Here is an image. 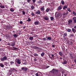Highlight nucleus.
I'll use <instances>...</instances> for the list:
<instances>
[{"label":"nucleus","mask_w":76,"mask_h":76,"mask_svg":"<svg viewBox=\"0 0 76 76\" xmlns=\"http://www.w3.org/2000/svg\"><path fill=\"white\" fill-rule=\"evenodd\" d=\"M71 56L72 57V59L75 58V57H76V56L74 54H72L71 55Z\"/></svg>","instance_id":"6ab92c4d"},{"label":"nucleus","mask_w":76,"mask_h":76,"mask_svg":"<svg viewBox=\"0 0 76 76\" xmlns=\"http://www.w3.org/2000/svg\"><path fill=\"white\" fill-rule=\"evenodd\" d=\"M67 10H68L69 12H72V10H70V8H68L67 9Z\"/></svg>","instance_id":"c9c22d12"},{"label":"nucleus","mask_w":76,"mask_h":76,"mask_svg":"<svg viewBox=\"0 0 76 76\" xmlns=\"http://www.w3.org/2000/svg\"><path fill=\"white\" fill-rule=\"evenodd\" d=\"M4 65H5L6 66H7V64H8L7 62H4Z\"/></svg>","instance_id":"37998d69"},{"label":"nucleus","mask_w":76,"mask_h":76,"mask_svg":"<svg viewBox=\"0 0 76 76\" xmlns=\"http://www.w3.org/2000/svg\"><path fill=\"white\" fill-rule=\"evenodd\" d=\"M29 39H30V40L31 41H32V40H33V39H34V37H29Z\"/></svg>","instance_id":"393cba45"},{"label":"nucleus","mask_w":76,"mask_h":76,"mask_svg":"<svg viewBox=\"0 0 76 76\" xmlns=\"http://www.w3.org/2000/svg\"><path fill=\"white\" fill-rule=\"evenodd\" d=\"M36 14L37 15H39L41 13V12H40V10H38L37 11H36V12H35Z\"/></svg>","instance_id":"1a4fd4ad"},{"label":"nucleus","mask_w":76,"mask_h":76,"mask_svg":"<svg viewBox=\"0 0 76 76\" xmlns=\"http://www.w3.org/2000/svg\"><path fill=\"white\" fill-rule=\"evenodd\" d=\"M74 61L75 63H76V59L74 60Z\"/></svg>","instance_id":"69168bd1"},{"label":"nucleus","mask_w":76,"mask_h":76,"mask_svg":"<svg viewBox=\"0 0 76 76\" xmlns=\"http://www.w3.org/2000/svg\"><path fill=\"white\" fill-rule=\"evenodd\" d=\"M27 3H29V2L31 1V0H27Z\"/></svg>","instance_id":"3c124183"},{"label":"nucleus","mask_w":76,"mask_h":76,"mask_svg":"<svg viewBox=\"0 0 76 76\" xmlns=\"http://www.w3.org/2000/svg\"><path fill=\"white\" fill-rule=\"evenodd\" d=\"M13 50H15V51L16 50H18V48H16V47L14 46L13 47Z\"/></svg>","instance_id":"c85d7f7f"},{"label":"nucleus","mask_w":76,"mask_h":76,"mask_svg":"<svg viewBox=\"0 0 76 76\" xmlns=\"http://www.w3.org/2000/svg\"><path fill=\"white\" fill-rule=\"evenodd\" d=\"M67 31L68 32H70L71 31V29H69Z\"/></svg>","instance_id":"864d4df0"},{"label":"nucleus","mask_w":76,"mask_h":76,"mask_svg":"<svg viewBox=\"0 0 76 76\" xmlns=\"http://www.w3.org/2000/svg\"><path fill=\"white\" fill-rule=\"evenodd\" d=\"M43 19L46 20H48V17L47 16L44 17Z\"/></svg>","instance_id":"4468645a"},{"label":"nucleus","mask_w":76,"mask_h":76,"mask_svg":"<svg viewBox=\"0 0 76 76\" xmlns=\"http://www.w3.org/2000/svg\"><path fill=\"white\" fill-rule=\"evenodd\" d=\"M7 57L6 56H4L3 58H1L0 60L2 61H4L5 60H7Z\"/></svg>","instance_id":"20e7f679"},{"label":"nucleus","mask_w":76,"mask_h":76,"mask_svg":"<svg viewBox=\"0 0 76 76\" xmlns=\"http://www.w3.org/2000/svg\"><path fill=\"white\" fill-rule=\"evenodd\" d=\"M35 8V7H34V5H32L31 6V10H34V9Z\"/></svg>","instance_id":"5701e85b"},{"label":"nucleus","mask_w":76,"mask_h":76,"mask_svg":"<svg viewBox=\"0 0 76 76\" xmlns=\"http://www.w3.org/2000/svg\"><path fill=\"white\" fill-rule=\"evenodd\" d=\"M45 54V53H44V52H42L41 54V56L42 57H43V56H44Z\"/></svg>","instance_id":"72a5a7b5"},{"label":"nucleus","mask_w":76,"mask_h":76,"mask_svg":"<svg viewBox=\"0 0 76 76\" xmlns=\"http://www.w3.org/2000/svg\"><path fill=\"white\" fill-rule=\"evenodd\" d=\"M0 66L1 67L3 68L4 66V64H3V63H0Z\"/></svg>","instance_id":"4be33fe9"},{"label":"nucleus","mask_w":76,"mask_h":76,"mask_svg":"<svg viewBox=\"0 0 76 76\" xmlns=\"http://www.w3.org/2000/svg\"><path fill=\"white\" fill-rule=\"evenodd\" d=\"M33 55L34 56H38V54H37L36 53H34L33 54Z\"/></svg>","instance_id":"c03bdc74"},{"label":"nucleus","mask_w":76,"mask_h":76,"mask_svg":"<svg viewBox=\"0 0 76 76\" xmlns=\"http://www.w3.org/2000/svg\"><path fill=\"white\" fill-rule=\"evenodd\" d=\"M59 59H60V60H62V59H63V58L62 57H60L59 58Z\"/></svg>","instance_id":"052dcab7"},{"label":"nucleus","mask_w":76,"mask_h":76,"mask_svg":"<svg viewBox=\"0 0 76 76\" xmlns=\"http://www.w3.org/2000/svg\"><path fill=\"white\" fill-rule=\"evenodd\" d=\"M74 28H75V29H76V26H75L74 27Z\"/></svg>","instance_id":"774afa93"},{"label":"nucleus","mask_w":76,"mask_h":76,"mask_svg":"<svg viewBox=\"0 0 76 76\" xmlns=\"http://www.w3.org/2000/svg\"><path fill=\"white\" fill-rule=\"evenodd\" d=\"M62 74H64V71L62 72Z\"/></svg>","instance_id":"338daca9"},{"label":"nucleus","mask_w":76,"mask_h":76,"mask_svg":"<svg viewBox=\"0 0 76 76\" xmlns=\"http://www.w3.org/2000/svg\"><path fill=\"white\" fill-rule=\"evenodd\" d=\"M10 63L11 64H14V62L12 61L10 62Z\"/></svg>","instance_id":"8fccbe9b"},{"label":"nucleus","mask_w":76,"mask_h":76,"mask_svg":"<svg viewBox=\"0 0 76 76\" xmlns=\"http://www.w3.org/2000/svg\"><path fill=\"white\" fill-rule=\"evenodd\" d=\"M62 9V5H60L59 7H58L57 10L58 11H59Z\"/></svg>","instance_id":"9b49d317"},{"label":"nucleus","mask_w":76,"mask_h":76,"mask_svg":"<svg viewBox=\"0 0 76 76\" xmlns=\"http://www.w3.org/2000/svg\"><path fill=\"white\" fill-rule=\"evenodd\" d=\"M43 41H45V40H46V38H43Z\"/></svg>","instance_id":"6e6d98bb"},{"label":"nucleus","mask_w":76,"mask_h":76,"mask_svg":"<svg viewBox=\"0 0 76 76\" xmlns=\"http://www.w3.org/2000/svg\"><path fill=\"white\" fill-rule=\"evenodd\" d=\"M67 62L66 61V60H65L63 61L62 62V64H67Z\"/></svg>","instance_id":"2eb2a0df"},{"label":"nucleus","mask_w":76,"mask_h":76,"mask_svg":"<svg viewBox=\"0 0 76 76\" xmlns=\"http://www.w3.org/2000/svg\"><path fill=\"white\" fill-rule=\"evenodd\" d=\"M0 7H1V9H4V8H5V7L4 5H0Z\"/></svg>","instance_id":"a878e982"},{"label":"nucleus","mask_w":76,"mask_h":76,"mask_svg":"<svg viewBox=\"0 0 76 76\" xmlns=\"http://www.w3.org/2000/svg\"><path fill=\"white\" fill-rule=\"evenodd\" d=\"M54 55L51 54L50 56L49 57H50V58H53V57H54Z\"/></svg>","instance_id":"bb28decb"},{"label":"nucleus","mask_w":76,"mask_h":76,"mask_svg":"<svg viewBox=\"0 0 76 76\" xmlns=\"http://www.w3.org/2000/svg\"><path fill=\"white\" fill-rule=\"evenodd\" d=\"M59 54L60 56H63V53H62L61 52H59Z\"/></svg>","instance_id":"473e14b6"},{"label":"nucleus","mask_w":76,"mask_h":76,"mask_svg":"<svg viewBox=\"0 0 76 76\" xmlns=\"http://www.w3.org/2000/svg\"><path fill=\"white\" fill-rule=\"evenodd\" d=\"M10 11L11 12H14V10L13 9V8H11L10 9Z\"/></svg>","instance_id":"a19ab883"},{"label":"nucleus","mask_w":76,"mask_h":76,"mask_svg":"<svg viewBox=\"0 0 76 76\" xmlns=\"http://www.w3.org/2000/svg\"><path fill=\"white\" fill-rule=\"evenodd\" d=\"M58 72V70L56 69H53L52 71H50V72H51L53 75H56L57 74Z\"/></svg>","instance_id":"f03ea898"},{"label":"nucleus","mask_w":76,"mask_h":76,"mask_svg":"<svg viewBox=\"0 0 76 76\" xmlns=\"http://www.w3.org/2000/svg\"><path fill=\"white\" fill-rule=\"evenodd\" d=\"M54 19V17H50V20H53Z\"/></svg>","instance_id":"a18cd8bd"},{"label":"nucleus","mask_w":76,"mask_h":76,"mask_svg":"<svg viewBox=\"0 0 76 76\" xmlns=\"http://www.w3.org/2000/svg\"><path fill=\"white\" fill-rule=\"evenodd\" d=\"M52 47H53V48H54V47H55V45H52Z\"/></svg>","instance_id":"13d9d810"},{"label":"nucleus","mask_w":76,"mask_h":76,"mask_svg":"<svg viewBox=\"0 0 76 76\" xmlns=\"http://www.w3.org/2000/svg\"><path fill=\"white\" fill-rule=\"evenodd\" d=\"M20 24H21V25H22V24H23V22H22V21H20Z\"/></svg>","instance_id":"603ef678"},{"label":"nucleus","mask_w":76,"mask_h":76,"mask_svg":"<svg viewBox=\"0 0 76 76\" xmlns=\"http://www.w3.org/2000/svg\"><path fill=\"white\" fill-rule=\"evenodd\" d=\"M63 35H64V36H67V33H64L63 34Z\"/></svg>","instance_id":"ea45409f"},{"label":"nucleus","mask_w":76,"mask_h":76,"mask_svg":"<svg viewBox=\"0 0 76 76\" xmlns=\"http://www.w3.org/2000/svg\"><path fill=\"white\" fill-rule=\"evenodd\" d=\"M31 19H30V18H28V20H27V22H31Z\"/></svg>","instance_id":"f704fd0d"},{"label":"nucleus","mask_w":76,"mask_h":76,"mask_svg":"<svg viewBox=\"0 0 76 76\" xmlns=\"http://www.w3.org/2000/svg\"><path fill=\"white\" fill-rule=\"evenodd\" d=\"M66 13L64 12L63 14V18H66V16H67V15H66Z\"/></svg>","instance_id":"412c9836"},{"label":"nucleus","mask_w":76,"mask_h":76,"mask_svg":"<svg viewBox=\"0 0 76 76\" xmlns=\"http://www.w3.org/2000/svg\"><path fill=\"white\" fill-rule=\"evenodd\" d=\"M8 74H9V75H10L12 73V70H11V69H10L9 70H8Z\"/></svg>","instance_id":"a211bd4d"},{"label":"nucleus","mask_w":76,"mask_h":76,"mask_svg":"<svg viewBox=\"0 0 76 76\" xmlns=\"http://www.w3.org/2000/svg\"><path fill=\"white\" fill-rule=\"evenodd\" d=\"M11 28H12V26H10L9 25H7V26H6L5 28V29L6 30H7V31L10 30Z\"/></svg>","instance_id":"7ed1b4c3"},{"label":"nucleus","mask_w":76,"mask_h":76,"mask_svg":"<svg viewBox=\"0 0 76 76\" xmlns=\"http://www.w3.org/2000/svg\"><path fill=\"white\" fill-rule=\"evenodd\" d=\"M73 22V21L72 20V19H70L68 20V25H70V23L71 22Z\"/></svg>","instance_id":"f3484780"},{"label":"nucleus","mask_w":76,"mask_h":76,"mask_svg":"<svg viewBox=\"0 0 76 76\" xmlns=\"http://www.w3.org/2000/svg\"><path fill=\"white\" fill-rule=\"evenodd\" d=\"M11 46H15V43H12L11 44Z\"/></svg>","instance_id":"e433bc0d"},{"label":"nucleus","mask_w":76,"mask_h":76,"mask_svg":"<svg viewBox=\"0 0 76 76\" xmlns=\"http://www.w3.org/2000/svg\"><path fill=\"white\" fill-rule=\"evenodd\" d=\"M62 17V14L60 13H58L56 16L57 18H61Z\"/></svg>","instance_id":"39448f33"},{"label":"nucleus","mask_w":76,"mask_h":76,"mask_svg":"<svg viewBox=\"0 0 76 76\" xmlns=\"http://www.w3.org/2000/svg\"><path fill=\"white\" fill-rule=\"evenodd\" d=\"M49 10H50V8H48L45 11V12H49Z\"/></svg>","instance_id":"c756f323"},{"label":"nucleus","mask_w":76,"mask_h":76,"mask_svg":"<svg viewBox=\"0 0 76 76\" xmlns=\"http://www.w3.org/2000/svg\"><path fill=\"white\" fill-rule=\"evenodd\" d=\"M33 48L34 49H35V50H37H37H41V48H39L37 46H34Z\"/></svg>","instance_id":"9d476101"},{"label":"nucleus","mask_w":76,"mask_h":76,"mask_svg":"<svg viewBox=\"0 0 76 76\" xmlns=\"http://www.w3.org/2000/svg\"><path fill=\"white\" fill-rule=\"evenodd\" d=\"M73 20L74 23H76V17H73Z\"/></svg>","instance_id":"dca6fc26"},{"label":"nucleus","mask_w":76,"mask_h":76,"mask_svg":"<svg viewBox=\"0 0 76 76\" xmlns=\"http://www.w3.org/2000/svg\"><path fill=\"white\" fill-rule=\"evenodd\" d=\"M68 12H66V15H67L68 14Z\"/></svg>","instance_id":"680f3d73"},{"label":"nucleus","mask_w":76,"mask_h":76,"mask_svg":"<svg viewBox=\"0 0 76 76\" xmlns=\"http://www.w3.org/2000/svg\"><path fill=\"white\" fill-rule=\"evenodd\" d=\"M46 38H47L48 40H49V41H51V37H46Z\"/></svg>","instance_id":"aec40b11"},{"label":"nucleus","mask_w":76,"mask_h":76,"mask_svg":"<svg viewBox=\"0 0 76 76\" xmlns=\"http://www.w3.org/2000/svg\"><path fill=\"white\" fill-rule=\"evenodd\" d=\"M32 1L33 3H35V1H36V0H32Z\"/></svg>","instance_id":"5fc2aeb1"},{"label":"nucleus","mask_w":76,"mask_h":76,"mask_svg":"<svg viewBox=\"0 0 76 76\" xmlns=\"http://www.w3.org/2000/svg\"><path fill=\"white\" fill-rule=\"evenodd\" d=\"M45 10V7H44V6L40 8L41 11H44Z\"/></svg>","instance_id":"ddd939ff"},{"label":"nucleus","mask_w":76,"mask_h":76,"mask_svg":"<svg viewBox=\"0 0 76 76\" xmlns=\"http://www.w3.org/2000/svg\"><path fill=\"white\" fill-rule=\"evenodd\" d=\"M67 7H66V6H64L63 7V9H67Z\"/></svg>","instance_id":"79ce46f5"},{"label":"nucleus","mask_w":76,"mask_h":76,"mask_svg":"<svg viewBox=\"0 0 76 76\" xmlns=\"http://www.w3.org/2000/svg\"><path fill=\"white\" fill-rule=\"evenodd\" d=\"M37 3H39V4H40V3H41H41H42V1H41V0H39V1H37Z\"/></svg>","instance_id":"2f4dec72"},{"label":"nucleus","mask_w":76,"mask_h":76,"mask_svg":"<svg viewBox=\"0 0 76 76\" xmlns=\"http://www.w3.org/2000/svg\"><path fill=\"white\" fill-rule=\"evenodd\" d=\"M61 4H63V5H64V1H63V0H62L61 1Z\"/></svg>","instance_id":"4c0bfd02"},{"label":"nucleus","mask_w":76,"mask_h":76,"mask_svg":"<svg viewBox=\"0 0 76 76\" xmlns=\"http://www.w3.org/2000/svg\"><path fill=\"white\" fill-rule=\"evenodd\" d=\"M15 61L17 63L15 64L17 66H20V65L21 64V60L19 59H16Z\"/></svg>","instance_id":"f257e3e1"},{"label":"nucleus","mask_w":76,"mask_h":76,"mask_svg":"<svg viewBox=\"0 0 76 76\" xmlns=\"http://www.w3.org/2000/svg\"><path fill=\"white\" fill-rule=\"evenodd\" d=\"M23 14V15H25V12L24 11H23L22 12Z\"/></svg>","instance_id":"49530a36"},{"label":"nucleus","mask_w":76,"mask_h":76,"mask_svg":"<svg viewBox=\"0 0 76 76\" xmlns=\"http://www.w3.org/2000/svg\"><path fill=\"white\" fill-rule=\"evenodd\" d=\"M31 15L32 16H34L35 15V14H34V13L33 12H32L31 13Z\"/></svg>","instance_id":"58836bf2"},{"label":"nucleus","mask_w":76,"mask_h":76,"mask_svg":"<svg viewBox=\"0 0 76 76\" xmlns=\"http://www.w3.org/2000/svg\"><path fill=\"white\" fill-rule=\"evenodd\" d=\"M5 7L6 8V9H7V8H8L7 5H5Z\"/></svg>","instance_id":"bf43d9fd"},{"label":"nucleus","mask_w":76,"mask_h":76,"mask_svg":"<svg viewBox=\"0 0 76 76\" xmlns=\"http://www.w3.org/2000/svg\"><path fill=\"white\" fill-rule=\"evenodd\" d=\"M39 23V21H36L34 23V24L35 25H38Z\"/></svg>","instance_id":"f8f14e48"},{"label":"nucleus","mask_w":76,"mask_h":76,"mask_svg":"<svg viewBox=\"0 0 76 76\" xmlns=\"http://www.w3.org/2000/svg\"><path fill=\"white\" fill-rule=\"evenodd\" d=\"M72 32H74V33H75V32H76V30L75 29L72 28Z\"/></svg>","instance_id":"7c9ffc66"},{"label":"nucleus","mask_w":76,"mask_h":76,"mask_svg":"<svg viewBox=\"0 0 76 76\" xmlns=\"http://www.w3.org/2000/svg\"><path fill=\"white\" fill-rule=\"evenodd\" d=\"M23 64H25V65H26V63H23Z\"/></svg>","instance_id":"0e129e2a"},{"label":"nucleus","mask_w":76,"mask_h":76,"mask_svg":"<svg viewBox=\"0 0 76 76\" xmlns=\"http://www.w3.org/2000/svg\"><path fill=\"white\" fill-rule=\"evenodd\" d=\"M13 37L14 38H17L18 37V35H17L16 34H14Z\"/></svg>","instance_id":"cd10ccee"},{"label":"nucleus","mask_w":76,"mask_h":76,"mask_svg":"<svg viewBox=\"0 0 76 76\" xmlns=\"http://www.w3.org/2000/svg\"><path fill=\"white\" fill-rule=\"evenodd\" d=\"M11 70L12 72H17V70L15 68H11Z\"/></svg>","instance_id":"6e6552de"},{"label":"nucleus","mask_w":76,"mask_h":76,"mask_svg":"<svg viewBox=\"0 0 76 76\" xmlns=\"http://www.w3.org/2000/svg\"><path fill=\"white\" fill-rule=\"evenodd\" d=\"M62 48V50L63 51H64V50H65L64 48H64V47H63Z\"/></svg>","instance_id":"09e8293b"},{"label":"nucleus","mask_w":76,"mask_h":76,"mask_svg":"<svg viewBox=\"0 0 76 76\" xmlns=\"http://www.w3.org/2000/svg\"><path fill=\"white\" fill-rule=\"evenodd\" d=\"M21 4H22V5H23V6H24V5L25 4V2H22L21 3Z\"/></svg>","instance_id":"de8ad7c7"},{"label":"nucleus","mask_w":76,"mask_h":76,"mask_svg":"<svg viewBox=\"0 0 76 76\" xmlns=\"http://www.w3.org/2000/svg\"><path fill=\"white\" fill-rule=\"evenodd\" d=\"M72 16H76V12H72Z\"/></svg>","instance_id":"b1692460"},{"label":"nucleus","mask_w":76,"mask_h":76,"mask_svg":"<svg viewBox=\"0 0 76 76\" xmlns=\"http://www.w3.org/2000/svg\"><path fill=\"white\" fill-rule=\"evenodd\" d=\"M11 2L12 4H14V3L13 2V1H11Z\"/></svg>","instance_id":"e2e57ef3"},{"label":"nucleus","mask_w":76,"mask_h":76,"mask_svg":"<svg viewBox=\"0 0 76 76\" xmlns=\"http://www.w3.org/2000/svg\"><path fill=\"white\" fill-rule=\"evenodd\" d=\"M21 70L23 72H26L28 70V68L26 67H23L21 68Z\"/></svg>","instance_id":"423d86ee"},{"label":"nucleus","mask_w":76,"mask_h":76,"mask_svg":"<svg viewBox=\"0 0 76 76\" xmlns=\"http://www.w3.org/2000/svg\"><path fill=\"white\" fill-rule=\"evenodd\" d=\"M36 76H42V74L41 72H38L36 74Z\"/></svg>","instance_id":"0eeeda50"},{"label":"nucleus","mask_w":76,"mask_h":76,"mask_svg":"<svg viewBox=\"0 0 76 76\" xmlns=\"http://www.w3.org/2000/svg\"><path fill=\"white\" fill-rule=\"evenodd\" d=\"M34 60L35 61H37V59L35 58L34 57Z\"/></svg>","instance_id":"4d7b16f0"}]
</instances>
